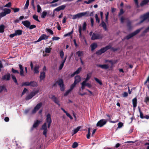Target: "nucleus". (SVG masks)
<instances>
[{"label":"nucleus","instance_id":"f257e3e1","mask_svg":"<svg viewBox=\"0 0 149 149\" xmlns=\"http://www.w3.org/2000/svg\"><path fill=\"white\" fill-rule=\"evenodd\" d=\"M111 47V46L110 45L106 46V47L102 48L99 50L97 51L96 52V54L97 55H101L108 49H110Z\"/></svg>","mask_w":149,"mask_h":149},{"label":"nucleus","instance_id":"f03ea898","mask_svg":"<svg viewBox=\"0 0 149 149\" xmlns=\"http://www.w3.org/2000/svg\"><path fill=\"white\" fill-rule=\"evenodd\" d=\"M142 29V28H141L140 29H139L133 32V33L129 34L127 36H126L125 38V39H126L127 40H128L131 38L132 37L136 35L138 33H139L140 31H141V30Z\"/></svg>","mask_w":149,"mask_h":149},{"label":"nucleus","instance_id":"7ed1b4c3","mask_svg":"<svg viewBox=\"0 0 149 149\" xmlns=\"http://www.w3.org/2000/svg\"><path fill=\"white\" fill-rule=\"evenodd\" d=\"M103 38V36L102 34L93 33L91 39L92 40H95L97 39H102Z\"/></svg>","mask_w":149,"mask_h":149},{"label":"nucleus","instance_id":"20e7f679","mask_svg":"<svg viewBox=\"0 0 149 149\" xmlns=\"http://www.w3.org/2000/svg\"><path fill=\"white\" fill-rule=\"evenodd\" d=\"M39 92L38 90L32 91L26 97L25 99L26 100H28L31 99L36 94L38 93Z\"/></svg>","mask_w":149,"mask_h":149},{"label":"nucleus","instance_id":"39448f33","mask_svg":"<svg viewBox=\"0 0 149 149\" xmlns=\"http://www.w3.org/2000/svg\"><path fill=\"white\" fill-rule=\"evenodd\" d=\"M88 13V12H85L79 13L75 15H73L72 19H74L77 18H79L83 16L86 15Z\"/></svg>","mask_w":149,"mask_h":149},{"label":"nucleus","instance_id":"423d86ee","mask_svg":"<svg viewBox=\"0 0 149 149\" xmlns=\"http://www.w3.org/2000/svg\"><path fill=\"white\" fill-rule=\"evenodd\" d=\"M60 88V90L62 91H63L65 90L63 81V79H60L56 81Z\"/></svg>","mask_w":149,"mask_h":149},{"label":"nucleus","instance_id":"0eeeda50","mask_svg":"<svg viewBox=\"0 0 149 149\" xmlns=\"http://www.w3.org/2000/svg\"><path fill=\"white\" fill-rule=\"evenodd\" d=\"M46 121L48 124V128H49L52 122V120L51 115L50 114L48 113L46 116Z\"/></svg>","mask_w":149,"mask_h":149},{"label":"nucleus","instance_id":"6e6552de","mask_svg":"<svg viewBox=\"0 0 149 149\" xmlns=\"http://www.w3.org/2000/svg\"><path fill=\"white\" fill-rule=\"evenodd\" d=\"M107 123V121L105 120L102 119L99 121L97 123L96 126L97 127H101L105 125Z\"/></svg>","mask_w":149,"mask_h":149},{"label":"nucleus","instance_id":"1a4fd4ad","mask_svg":"<svg viewBox=\"0 0 149 149\" xmlns=\"http://www.w3.org/2000/svg\"><path fill=\"white\" fill-rule=\"evenodd\" d=\"M41 129L43 130V134L46 137L47 136V131L46 123H44Z\"/></svg>","mask_w":149,"mask_h":149},{"label":"nucleus","instance_id":"9d476101","mask_svg":"<svg viewBox=\"0 0 149 149\" xmlns=\"http://www.w3.org/2000/svg\"><path fill=\"white\" fill-rule=\"evenodd\" d=\"M42 102L40 103L37 104L36 106L34 107V109L32 111V113H34L36 111L38 110V109L42 107Z\"/></svg>","mask_w":149,"mask_h":149},{"label":"nucleus","instance_id":"9b49d317","mask_svg":"<svg viewBox=\"0 0 149 149\" xmlns=\"http://www.w3.org/2000/svg\"><path fill=\"white\" fill-rule=\"evenodd\" d=\"M49 37L48 36H47L45 34L42 35L36 41V42H38L41 41L42 40L47 39Z\"/></svg>","mask_w":149,"mask_h":149},{"label":"nucleus","instance_id":"f8f14e48","mask_svg":"<svg viewBox=\"0 0 149 149\" xmlns=\"http://www.w3.org/2000/svg\"><path fill=\"white\" fill-rule=\"evenodd\" d=\"M141 18L143 19V20L140 21V23H142L147 19H148V21H149V13L144 15L141 17Z\"/></svg>","mask_w":149,"mask_h":149},{"label":"nucleus","instance_id":"ddd939ff","mask_svg":"<svg viewBox=\"0 0 149 149\" xmlns=\"http://www.w3.org/2000/svg\"><path fill=\"white\" fill-rule=\"evenodd\" d=\"M10 75L9 73H7L6 74L3 75L2 77V79L3 80L8 81L10 80Z\"/></svg>","mask_w":149,"mask_h":149},{"label":"nucleus","instance_id":"4468645a","mask_svg":"<svg viewBox=\"0 0 149 149\" xmlns=\"http://www.w3.org/2000/svg\"><path fill=\"white\" fill-rule=\"evenodd\" d=\"M19 68L20 69V74L21 77L24 76V68L22 65L21 64L19 65Z\"/></svg>","mask_w":149,"mask_h":149},{"label":"nucleus","instance_id":"2eb2a0df","mask_svg":"<svg viewBox=\"0 0 149 149\" xmlns=\"http://www.w3.org/2000/svg\"><path fill=\"white\" fill-rule=\"evenodd\" d=\"M66 6L65 5H62L54 9V11H59L61 10H64Z\"/></svg>","mask_w":149,"mask_h":149},{"label":"nucleus","instance_id":"dca6fc26","mask_svg":"<svg viewBox=\"0 0 149 149\" xmlns=\"http://www.w3.org/2000/svg\"><path fill=\"white\" fill-rule=\"evenodd\" d=\"M97 66L99 67L102 69H107L109 68V66L107 64H103V65H97Z\"/></svg>","mask_w":149,"mask_h":149},{"label":"nucleus","instance_id":"f3484780","mask_svg":"<svg viewBox=\"0 0 149 149\" xmlns=\"http://www.w3.org/2000/svg\"><path fill=\"white\" fill-rule=\"evenodd\" d=\"M51 98L55 103L58 105L59 106H60L59 100L54 96L53 95Z\"/></svg>","mask_w":149,"mask_h":149},{"label":"nucleus","instance_id":"a211bd4d","mask_svg":"<svg viewBox=\"0 0 149 149\" xmlns=\"http://www.w3.org/2000/svg\"><path fill=\"white\" fill-rule=\"evenodd\" d=\"M22 23L27 28H29L31 24L30 22L28 20L22 21Z\"/></svg>","mask_w":149,"mask_h":149},{"label":"nucleus","instance_id":"6ab92c4d","mask_svg":"<svg viewBox=\"0 0 149 149\" xmlns=\"http://www.w3.org/2000/svg\"><path fill=\"white\" fill-rule=\"evenodd\" d=\"M81 80V77L79 75H77L75 77L74 82L76 84L79 83Z\"/></svg>","mask_w":149,"mask_h":149},{"label":"nucleus","instance_id":"aec40b11","mask_svg":"<svg viewBox=\"0 0 149 149\" xmlns=\"http://www.w3.org/2000/svg\"><path fill=\"white\" fill-rule=\"evenodd\" d=\"M67 58V56H65V58H64V59H63L62 62H61V63L60 64L59 67V69L60 70H61L63 67V66L64 63L66 61V60Z\"/></svg>","mask_w":149,"mask_h":149},{"label":"nucleus","instance_id":"412c9836","mask_svg":"<svg viewBox=\"0 0 149 149\" xmlns=\"http://www.w3.org/2000/svg\"><path fill=\"white\" fill-rule=\"evenodd\" d=\"M45 77V73L43 72H41L40 73V80H42Z\"/></svg>","mask_w":149,"mask_h":149},{"label":"nucleus","instance_id":"4be33fe9","mask_svg":"<svg viewBox=\"0 0 149 149\" xmlns=\"http://www.w3.org/2000/svg\"><path fill=\"white\" fill-rule=\"evenodd\" d=\"M132 102L134 108H135L137 106V100L136 97L133 99L132 100Z\"/></svg>","mask_w":149,"mask_h":149},{"label":"nucleus","instance_id":"5701e85b","mask_svg":"<svg viewBox=\"0 0 149 149\" xmlns=\"http://www.w3.org/2000/svg\"><path fill=\"white\" fill-rule=\"evenodd\" d=\"M30 86L32 87H37L38 86L37 83L35 81H32L30 82Z\"/></svg>","mask_w":149,"mask_h":149},{"label":"nucleus","instance_id":"b1692460","mask_svg":"<svg viewBox=\"0 0 149 149\" xmlns=\"http://www.w3.org/2000/svg\"><path fill=\"white\" fill-rule=\"evenodd\" d=\"M40 121L38 120H37L36 122L34 123L33 127V128H35L38 127L40 123Z\"/></svg>","mask_w":149,"mask_h":149},{"label":"nucleus","instance_id":"393cba45","mask_svg":"<svg viewBox=\"0 0 149 149\" xmlns=\"http://www.w3.org/2000/svg\"><path fill=\"white\" fill-rule=\"evenodd\" d=\"M149 2V0H144L142 1L141 3H140V6H141L142 7L144 5L147 4Z\"/></svg>","mask_w":149,"mask_h":149},{"label":"nucleus","instance_id":"a878e982","mask_svg":"<svg viewBox=\"0 0 149 149\" xmlns=\"http://www.w3.org/2000/svg\"><path fill=\"white\" fill-rule=\"evenodd\" d=\"M100 25L102 27H103L104 29L105 30H107V26L106 25V23L104 22L103 20H102L101 23L100 24Z\"/></svg>","mask_w":149,"mask_h":149},{"label":"nucleus","instance_id":"bb28decb","mask_svg":"<svg viewBox=\"0 0 149 149\" xmlns=\"http://www.w3.org/2000/svg\"><path fill=\"white\" fill-rule=\"evenodd\" d=\"M97 47V45L96 43H93L91 44V50L93 51Z\"/></svg>","mask_w":149,"mask_h":149},{"label":"nucleus","instance_id":"cd10ccee","mask_svg":"<svg viewBox=\"0 0 149 149\" xmlns=\"http://www.w3.org/2000/svg\"><path fill=\"white\" fill-rule=\"evenodd\" d=\"M22 31L21 30H18L15 31V34L16 36L20 35L22 34Z\"/></svg>","mask_w":149,"mask_h":149},{"label":"nucleus","instance_id":"c85d7f7f","mask_svg":"<svg viewBox=\"0 0 149 149\" xmlns=\"http://www.w3.org/2000/svg\"><path fill=\"white\" fill-rule=\"evenodd\" d=\"M3 11L6 14V15L10 13L11 12V10L10 9L6 8L4 9Z\"/></svg>","mask_w":149,"mask_h":149},{"label":"nucleus","instance_id":"c756f323","mask_svg":"<svg viewBox=\"0 0 149 149\" xmlns=\"http://www.w3.org/2000/svg\"><path fill=\"white\" fill-rule=\"evenodd\" d=\"M39 68V66H37L35 67L34 69V71L35 73H38L39 72L38 70Z\"/></svg>","mask_w":149,"mask_h":149},{"label":"nucleus","instance_id":"7c9ffc66","mask_svg":"<svg viewBox=\"0 0 149 149\" xmlns=\"http://www.w3.org/2000/svg\"><path fill=\"white\" fill-rule=\"evenodd\" d=\"M82 28L81 26H79V37L80 38H81L82 36L81 34Z\"/></svg>","mask_w":149,"mask_h":149},{"label":"nucleus","instance_id":"2f4dec72","mask_svg":"<svg viewBox=\"0 0 149 149\" xmlns=\"http://www.w3.org/2000/svg\"><path fill=\"white\" fill-rule=\"evenodd\" d=\"M11 77L12 79L14 82L17 84V85H18V83H17V79L15 77L14 75H12Z\"/></svg>","mask_w":149,"mask_h":149},{"label":"nucleus","instance_id":"473e14b6","mask_svg":"<svg viewBox=\"0 0 149 149\" xmlns=\"http://www.w3.org/2000/svg\"><path fill=\"white\" fill-rule=\"evenodd\" d=\"M47 14V12L46 11H43L41 15V17L42 18H45L46 15Z\"/></svg>","mask_w":149,"mask_h":149},{"label":"nucleus","instance_id":"72a5a7b5","mask_svg":"<svg viewBox=\"0 0 149 149\" xmlns=\"http://www.w3.org/2000/svg\"><path fill=\"white\" fill-rule=\"evenodd\" d=\"M4 26L3 25L0 26V32L3 33L4 31Z\"/></svg>","mask_w":149,"mask_h":149},{"label":"nucleus","instance_id":"f704fd0d","mask_svg":"<svg viewBox=\"0 0 149 149\" xmlns=\"http://www.w3.org/2000/svg\"><path fill=\"white\" fill-rule=\"evenodd\" d=\"M76 54L78 55V56H81L83 55V52L80 51L77 52Z\"/></svg>","mask_w":149,"mask_h":149},{"label":"nucleus","instance_id":"c9c22d12","mask_svg":"<svg viewBox=\"0 0 149 149\" xmlns=\"http://www.w3.org/2000/svg\"><path fill=\"white\" fill-rule=\"evenodd\" d=\"M91 76L88 74L87 75V77L85 80L83 82L86 83L89 80L91 77Z\"/></svg>","mask_w":149,"mask_h":149},{"label":"nucleus","instance_id":"e433bc0d","mask_svg":"<svg viewBox=\"0 0 149 149\" xmlns=\"http://www.w3.org/2000/svg\"><path fill=\"white\" fill-rule=\"evenodd\" d=\"M139 113L140 114V118H144L145 116H143V114L142 113L140 109V108L139 107Z\"/></svg>","mask_w":149,"mask_h":149},{"label":"nucleus","instance_id":"4c0bfd02","mask_svg":"<svg viewBox=\"0 0 149 149\" xmlns=\"http://www.w3.org/2000/svg\"><path fill=\"white\" fill-rule=\"evenodd\" d=\"M95 80V81L98 83H99L100 85H102V83L101 82V81L100 80L98 79L97 78L95 77L94 78Z\"/></svg>","mask_w":149,"mask_h":149},{"label":"nucleus","instance_id":"58836bf2","mask_svg":"<svg viewBox=\"0 0 149 149\" xmlns=\"http://www.w3.org/2000/svg\"><path fill=\"white\" fill-rule=\"evenodd\" d=\"M82 68L81 67L79 68L76 71H75V73L76 74H78L79 73V72H80V71L81 70Z\"/></svg>","mask_w":149,"mask_h":149},{"label":"nucleus","instance_id":"ea45409f","mask_svg":"<svg viewBox=\"0 0 149 149\" xmlns=\"http://www.w3.org/2000/svg\"><path fill=\"white\" fill-rule=\"evenodd\" d=\"M33 17L35 20H36V21L38 22H40V21L38 19V16L36 15H33Z\"/></svg>","mask_w":149,"mask_h":149},{"label":"nucleus","instance_id":"a19ab883","mask_svg":"<svg viewBox=\"0 0 149 149\" xmlns=\"http://www.w3.org/2000/svg\"><path fill=\"white\" fill-rule=\"evenodd\" d=\"M78 146V144L77 142H74L72 144V147L73 148H75L77 147Z\"/></svg>","mask_w":149,"mask_h":149},{"label":"nucleus","instance_id":"79ce46f5","mask_svg":"<svg viewBox=\"0 0 149 149\" xmlns=\"http://www.w3.org/2000/svg\"><path fill=\"white\" fill-rule=\"evenodd\" d=\"M86 22H85L83 24L82 30L83 31H84L86 30Z\"/></svg>","mask_w":149,"mask_h":149},{"label":"nucleus","instance_id":"37998d69","mask_svg":"<svg viewBox=\"0 0 149 149\" xmlns=\"http://www.w3.org/2000/svg\"><path fill=\"white\" fill-rule=\"evenodd\" d=\"M51 48L47 47L45 49V52L46 53H49L50 52Z\"/></svg>","mask_w":149,"mask_h":149},{"label":"nucleus","instance_id":"c03bdc74","mask_svg":"<svg viewBox=\"0 0 149 149\" xmlns=\"http://www.w3.org/2000/svg\"><path fill=\"white\" fill-rule=\"evenodd\" d=\"M95 18L96 22H97L98 23H99L100 22V20L99 18L98 17L97 14H96L95 15Z\"/></svg>","mask_w":149,"mask_h":149},{"label":"nucleus","instance_id":"a18cd8bd","mask_svg":"<svg viewBox=\"0 0 149 149\" xmlns=\"http://www.w3.org/2000/svg\"><path fill=\"white\" fill-rule=\"evenodd\" d=\"M80 128V127H78L76 129H74V134L76 133L79 131Z\"/></svg>","mask_w":149,"mask_h":149},{"label":"nucleus","instance_id":"49530a36","mask_svg":"<svg viewBox=\"0 0 149 149\" xmlns=\"http://www.w3.org/2000/svg\"><path fill=\"white\" fill-rule=\"evenodd\" d=\"M95 1V0H88V1H85L84 2L87 4H89L94 2Z\"/></svg>","mask_w":149,"mask_h":149},{"label":"nucleus","instance_id":"de8ad7c7","mask_svg":"<svg viewBox=\"0 0 149 149\" xmlns=\"http://www.w3.org/2000/svg\"><path fill=\"white\" fill-rule=\"evenodd\" d=\"M30 82H26L22 84V86H30Z\"/></svg>","mask_w":149,"mask_h":149},{"label":"nucleus","instance_id":"09e8293b","mask_svg":"<svg viewBox=\"0 0 149 149\" xmlns=\"http://www.w3.org/2000/svg\"><path fill=\"white\" fill-rule=\"evenodd\" d=\"M76 84V83H75L74 82L73 84H72L71 85V86H70V89L72 91V89H73L74 87L76 85V84Z\"/></svg>","mask_w":149,"mask_h":149},{"label":"nucleus","instance_id":"8fccbe9b","mask_svg":"<svg viewBox=\"0 0 149 149\" xmlns=\"http://www.w3.org/2000/svg\"><path fill=\"white\" fill-rule=\"evenodd\" d=\"M12 71L14 73H19V72L18 70H15L13 68H12Z\"/></svg>","mask_w":149,"mask_h":149},{"label":"nucleus","instance_id":"3c124183","mask_svg":"<svg viewBox=\"0 0 149 149\" xmlns=\"http://www.w3.org/2000/svg\"><path fill=\"white\" fill-rule=\"evenodd\" d=\"M73 30L70 32L68 33L65 34L64 35V36L66 37L68 36H70L71 34H72L73 33Z\"/></svg>","mask_w":149,"mask_h":149},{"label":"nucleus","instance_id":"603ef678","mask_svg":"<svg viewBox=\"0 0 149 149\" xmlns=\"http://www.w3.org/2000/svg\"><path fill=\"white\" fill-rule=\"evenodd\" d=\"M123 125V123L122 122H119L118 124V127L117 128H120L122 127Z\"/></svg>","mask_w":149,"mask_h":149},{"label":"nucleus","instance_id":"864d4df0","mask_svg":"<svg viewBox=\"0 0 149 149\" xmlns=\"http://www.w3.org/2000/svg\"><path fill=\"white\" fill-rule=\"evenodd\" d=\"M37 12L38 13H40L41 10V8L39 4H38L37 5Z\"/></svg>","mask_w":149,"mask_h":149},{"label":"nucleus","instance_id":"5fc2aeb1","mask_svg":"<svg viewBox=\"0 0 149 149\" xmlns=\"http://www.w3.org/2000/svg\"><path fill=\"white\" fill-rule=\"evenodd\" d=\"M81 88L82 90H83L85 88V86H86L85 85V83L83 82L81 84Z\"/></svg>","mask_w":149,"mask_h":149},{"label":"nucleus","instance_id":"6e6d98bb","mask_svg":"<svg viewBox=\"0 0 149 149\" xmlns=\"http://www.w3.org/2000/svg\"><path fill=\"white\" fill-rule=\"evenodd\" d=\"M11 9L13 10L14 13H16L19 11V8H12Z\"/></svg>","mask_w":149,"mask_h":149},{"label":"nucleus","instance_id":"4d7b16f0","mask_svg":"<svg viewBox=\"0 0 149 149\" xmlns=\"http://www.w3.org/2000/svg\"><path fill=\"white\" fill-rule=\"evenodd\" d=\"M46 30L49 33H50L51 34L53 35V32L50 29H46Z\"/></svg>","mask_w":149,"mask_h":149},{"label":"nucleus","instance_id":"13d9d810","mask_svg":"<svg viewBox=\"0 0 149 149\" xmlns=\"http://www.w3.org/2000/svg\"><path fill=\"white\" fill-rule=\"evenodd\" d=\"M71 91L70 89H69V90L67 91L64 94V95L65 96L67 95Z\"/></svg>","mask_w":149,"mask_h":149},{"label":"nucleus","instance_id":"bf43d9fd","mask_svg":"<svg viewBox=\"0 0 149 149\" xmlns=\"http://www.w3.org/2000/svg\"><path fill=\"white\" fill-rule=\"evenodd\" d=\"M64 55V52L63 51H61L60 52V56L61 58H63Z\"/></svg>","mask_w":149,"mask_h":149},{"label":"nucleus","instance_id":"052dcab7","mask_svg":"<svg viewBox=\"0 0 149 149\" xmlns=\"http://www.w3.org/2000/svg\"><path fill=\"white\" fill-rule=\"evenodd\" d=\"M36 27V26L35 25H32L31 26H29V28L30 29H32L33 28H35Z\"/></svg>","mask_w":149,"mask_h":149},{"label":"nucleus","instance_id":"680f3d73","mask_svg":"<svg viewBox=\"0 0 149 149\" xmlns=\"http://www.w3.org/2000/svg\"><path fill=\"white\" fill-rule=\"evenodd\" d=\"M28 90L26 88H25L22 92V96L24 95L25 94V93Z\"/></svg>","mask_w":149,"mask_h":149},{"label":"nucleus","instance_id":"e2e57ef3","mask_svg":"<svg viewBox=\"0 0 149 149\" xmlns=\"http://www.w3.org/2000/svg\"><path fill=\"white\" fill-rule=\"evenodd\" d=\"M91 22L92 27H93L94 24V19L93 18H91Z\"/></svg>","mask_w":149,"mask_h":149},{"label":"nucleus","instance_id":"0e129e2a","mask_svg":"<svg viewBox=\"0 0 149 149\" xmlns=\"http://www.w3.org/2000/svg\"><path fill=\"white\" fill-rule=\"evenodd\" d=\"M145 102L146 103L149 102V97H145Z\"/></svg>","mask_w":149,"mask_h":149},{"label":"nucleus","instance_id":"69168bd1","mask_svg":"<svg viewBox=\"0 0 149 149\" xmlns=\"http://www.w3.org/2000/svg\"><path fill=\"white\" fill-rule=\"evenodd\" d=\"M11 6V3L9 2L7 4H6L5 6H4V7H10Z\"/></svg>","mask_w":149,"mask_h":149},{"label":"nucleus","instance_id":"338daca9","mask_svg":"<svg viewBox=\"0 0 149 149\" xmlns=\"http://www.w3.org/2000/svg\"><path fill=\"white\" fill-rule=\"evenodd\" d=\"M6 15V14L4 11L3 12H2L0 13V15L2 17H4Z\"/></svg>","mask_w":149,"mask_h":149},{"label":"nucleus","instance_id":"774afa93","mask_svg":"<svg viewBox=\"0 0 149 149\" xmlns=\"http://www.w3.org/2000/svg\"><path fill=\"white\" fill-rule=\"evenodd\" d=\"M128 93L127 92H124L123 94V97H127L128 96Z\"/></svg>","mask_w":149,"mask_h":149}]
</instances>
